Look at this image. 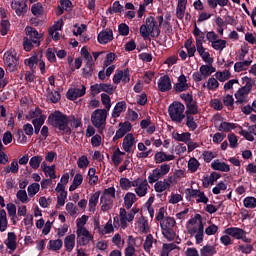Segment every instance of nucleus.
<instances>
[{
  "label": "nucleus",
  "instance_id": "nucleus-1",
  "mask_svg": "<svg viewBox=\"0 0 256 256\" xmlns=\"http://www.w3.org/2000/svg\"><path fill=\"white\" fill-rule=\"evenodd\" d=\"M220 237V243L225 247L233 245V239H238L243 241V243H251V238L247 237V232L239 227H229L223 231ZM233 237V239H231Z\"/></svg>",
  "mask_w": 256,
  "mask_h": 256
},
{
  "label": "nucleus",
  "instance_id": "nucleus-2",
  "mask_svg": "<svg viewBox=\"0 0 256 256\" xmlns=\"http://www.w3.org/2000/svg\"><path fill=\"white\" fill-rule=\"evenodd\" d=\"M163 23V16L153 17L150 16L146 18L145 24L140 27V34L143 39H149V37H159V26Z\"/></svg>",
  "mask_w": 256,
  "mask_h": 256
},
{
  "label": "nucleus",
  "instance_id": "nucleus-3",
  "mask_svg": "<svg viewBox=\"0 0 256 256\" xmlns=\"http://www.w3.org/2000/svg\"><path fill=\"white\" fill-rule=\"evenodd\" d=\"M48 121L50 125L56 127V129H59V131H62V133H65L66 135H71V128L69 127V118H67L65 114L56 111L48 117Z\"/></svg>",
  "mask_w": 256,
  "mask_h": 256
},
{
  "label": "nucleus",
  "instance_id": "nucleus-4",
  "mask_svg": "<svg viewBox=\"0 0 256 256\" xmlns=\"http://www.w3.org/2000/svg\"><path fill=\"white\" fill-rule=\"evenodd\" d=\"M139 213V209L133 208L129 212L125 210V208H120L119 217H114V223L119 224L120 221V227L121 229H127L129 227V223L135 219V215Z\"/></svg>",
  "mask_w": 256,
  "mask_h": 256
},
{
  "label": "nucleus",
  "instance_id": "nucleus-5",
  "mask_svg": "<svg viewBox=\"0 0 256 256\" xmlns=\"http://www.w3.org/2000/svg\"><path fill=\"white\" fill-rule=\"evenodd\" d=\"M185 105L181 102H174L168 108V113L172 121L175 123H181L185 119Z\"/></svg>",
  "mask_w": 256,
  "mask_h": 256
},
{
  "label": "nucleus",
  "instance_id": "nucleus-6",
  "mask_svg": "<svg viewBox=\"0 0 256 256\" xmlns=\"http://www.w3.org/2000/svg\"><path fill=\"white\" fill-rule=\"evenodd\" d=\"M169 171H171V165L165 163L159 165L157 168L153 169L152 172L149 174L148 183H157L159 179H163V177L169 175Z\"/></svg>",
  "mask_w": 256,
  "mask_h": 256
},
{
  "label": "nucleus",
  "instance_id": "nucleus-7",
  "mask_svg": "<svg viewBox=\"0 0 256 256\" xmlns=\"http://www.w3.org/2000/svg\"><path fill=\"white\" fill-rule=\"evenodd\" d=\"M113 201H115V188L110 187L105 189L100 198L102 211H109L113 207Z\"/></svg>",
  "mask_w": 256,
  "mask_h": 256
},
{
  "label": "nucleus",
  "instance_id": "nucleus-8",
  "mask_svg": "<svg viewBox=\"0 0 256 256\" xmlns=\"http://www.w3.org/2000/svg\"><path fill=\"white\" fill-rule=\"evenodd\" d=\"M91 123L96 129H103L107 123V110L96 109L91 114Z\"/></svg>",
  "mask_w": 256,
  "mask_h": 256
},
{
  "label": "nucleus",
  "instance_id": "nucleus-9",
  "mask_svg": "<svg viewBox=\"0 0 256 256\" xmlns=\"http://www.w3.org/2000/svg\"><path fill=\"white\" fill-rule=\"evenodd\" d=\"M186 227L190 235H195V233L203 231L204 225L201 214H195L194 217L187 222Z\"/></svg>",
  "mask_w": 256,
  "mask_h": 256
},
{
  "label": "nucleus",
  "instance_id": "nucleus-10",
  "mask_svg": "<svg viewBox=\"0 0 256 256\" xmlns=\"http://www.w3.org/2000/svg\"><path fill=\"white\" fill-rule=\"evenodd\" d=\"M186 197L187 199H195L196 203H204V205L209 203V198L205 195V192L200 189H193V186L186 189Z\"/></svg>",
  "mask_w": 256,
  "mask_h": 256
},
{
  "label": "nucleus",
  "instance_id": "nucleus-11",
  "mask_svg": "<svg viewBox=\"0 0 256 256\" xmlns=\"http://www.w3.org/2000/svg\"><path fill=\"white\" fill-rule=\"evenodd\" d=\"M3 61H4V65L6 67V70H8L10 73L17 71V67L19 65V60L17 59L15 52L7 51L4 54Z\"/></svg>",
  "mask_w": 256,
  "mask_h": 256
},
{
  "label": "nucleus",
  "instance_id": "nucleus-12",
  "mask_svg": "<svg viewBox=\"0 0 256 256\" xmlns=\"http://www.w3.org/2000/svg\"><path fill=\"white\" fill-rule=\"evenodd\" d=\"M134 229L137 233H147L149 231V220L143 214L137 215L134 221Z\"/></svg>",
  "mask_w": 256,
  "mask_h": 256
},
{
  "label": "nucleus",
  "instance_id": "nucleus-13",
  "mask_svg": "<svg viewBox=\"0 0 256 256\" xmlns=\"http://www.w3.org/2000/svg\"><path fill=\"white\" fill-rule=\"evenodd\" d=\"M81 55L85 59V62H86V66L83 69L84 75H85V77H91V75L93 73V56H91V54H89V51L85 47H83L81 49Z\"/></svg>",
  "mask_w": 256,
  "mask_h": 256
},
{
  "label": "nucleus",
  "instance_id": "nucleus-14",
  "mask_svg": "<svg viewBox=\"0 0 256 256\" xmlns=\"http://www.w3.org/2000/svg\"><path fill=\"white\" fill-rule=\"evenodd\" d=\"M76 235L78 239V245L81 247H85V245H89L91 241H93V234L87 228L76 230Z\"/></svg>",
  "mask_w": 256,
  "mask_h": 256
},
{
  "label": "nucleus",
  "instance_id": "nucleus-15",
  "mask_svg": "<svg viewBox=\"0 0 256 256\" xmlns=\"http://www.w3.org/2000/svg\"><path fill=\"white\" fill-rule=\"evenodd\" d=\"M25 33L35 47H39V45H41V39L43 37V34L39 33L35 28L31 26H27L25 28Z\"/></svg>",
  "mask_w": 256,
  "mask_h": 256
},
{
  "label": "nucleus",
  "instance_id": "nucleus-16",
  "mask_svg": "<svg viewBox=\"0 0 256 256\" xmlns=\"http://www.w3.org/2000/svg\"><path fill=\"white\" fill-rule=\"evenodd\" d=\"M134 187V192L138 197H145L149 191L147 180H135Z\"/></svg>",
  "mask_w": 256,
  "mask_h": 256
},
{
  "label": "nucleus",
  "instance_id": "nucleus-17",
  "mask_svg": "<svg viewBox=\"0 0 256 256\" xmlns=\"http://www.w3.org/2000/svg\"><path fill=\"white\" fill-rule=\"evenodd\" d=\"M157 85H158V91H161V93L171 91L173 87L171 84V78L168 75L161 76L158 79Z\"/></svg>",
  "mask_w": 256,
  "mask_h": 256
},
{
  "label": "nucleus",
  "instance_id": "nucleus-18",
  "mask_svg": "<svg viewBox=\"0 0 256 256\" xmlns=\"http://www.w3.org/2000/svg\"><path fill=\"white\" fill-rule=\"evenodd\" d=\"M189 90V83H187V76L184 74L180 75L177 82L174 84V91L176 93H183V91Z\"/></svg>",
  "mask_w": 256,
  "mask_h": 256
},
{
  "label": "nucleus",
  "instance_id": "nucleus-19",
  "mask_svg": "<svg viewBox=\"0 0 256 256\" xmlns=\"http://www.w3.org/2000/svg\"><path fill=\"white\" fill-rule=\"evenodd\" d=\"M137 140L135 139V136L131 133H128L122 142V148L126 153H131L133 151V146L136 145Z\"/></svg>",
  "mask_w": 256,
  "mask_h": 256
},
{
  "label": "nucleus",
  "instance_id": "nucleus-20",
  "mask_svg": "<svg viewBox=\"0 0 256 256\" xmlns=\"http://www.w3.org/2000/svg\"><path fill=\"white\" fill-rule=\"evenodd\" d=\"M154 161L156 165H160V163H167L169 161H175V155L166 154L164 151H159L155 153Z\"/></svg>",
  "mask_w": 256,
  "mask_h": 256
},
{
  "label": "nucleus",
  "instance_id": "nucleus-21",
  "mask_svg": "<svg viewBox=\"0 0 256 256\" xmlns=\"http://www.w3.org/2000/svg\"><path fill=\"white\" fill-rule=\"evenodd\" d=\"M85 91H87L85 85H82L79 88H71L67 92V97L70 99V101H75V99L83 97V95H85Z\"/></svg>",
  "mask_w": 256,
  "mask_h": 256
},
{
  "label": "nucleus",
  "instance_id": "nucleus-22",
  "mask_svg": "<svg viewBox=\"0 0 256 256\" xmlns=\"http://www.w3.org/2000/svg\"><path fill=\"white\" fill-rule=\"evenodd\" d=\"M238 133L247 141H255L253 135H256V125L249 126L247 130H243L241 126H238Z\"/></svg>",
  "mask_w": 256,
  "mask_h": 256
},
{
  "label": "nucleus",
  "instance_id": "nucleus-23",
  "mask_svg": "<svg viewBox=\"0 0 256 256\" xmlns=\"http://www.w3.org/2000/svg\"><path fill=\"white\" fill-rule=\"evenodd\" d=\"M111 41H113V30L105 29L98 34V42L101 45H107V43H111Z\"/></svg>",
  "mask_w": 256,
  "mask_h": 256
},
{
  "label": "nucleus",
  "instance_id": "nucleus-24",
  "mask_svg": "<svg viewBox=\"0 0 256 256\" xmlns=\"http://www.w3.org/2000/svg\"><path fill=\"white\" fill-rule=\"evenodd\" d=\"M133 129V126L129 122L119 124V129L116 131L114 139H121L127 135Z\"/></svg>",
  "mask_w": 256,
  "mask_h": 256
},
{
  "label": "nucleus",
  "instance_id": "nucleus-25",
  "mask_svg": "<svg viewBox=\"0 0 256 256\" xmlns=\"http://www.w3.org/2000/svg\"><path fill=\"white\" fill-rule=\"evenodd\" d=\"M187 11V0H177L176 17L183 20Z\"/></svg>",
  "mask_w": 256,
  "mask_h": 256
},
{
  "label": "nucleus",
  "instance_id": "nucleus-26",
  "mask_svg": "<svg viewBox=\"0 0 256 256\" xmlns=\"http://www.w3.org/2000/svg\"><path fill=\"white\" fill-rule=\"evenodd\" d=\"M211 167L214 171H221L222 173H229V171H231L229 165L225 162H221L219 159L214 160L211 163Z\"/></svg>",
  "mask_w": 256,
  "mask_h": 256
},
{
  "label": "nucleus",
  "instance_id": "nucleus-27",
  "mask_svg": "<svg viewBox=\"0 0 256 256\" xmlns=\"http://www.w3.org/2000/svg\"><path fill=\"white\" fill-rule=\"evenodd\" d=\"M161 231H166L169 229H177V222L173 217H166L160 222Z\"/></svg>",
  "mask_w": 256,
  "mask_h": 256
},
{
  "label": "nucleus",
  "instance_id": "nucleus-28",
  "mask_svg": "<svg viewBox=\"0 0 256 256\" xmlns=\"http://www.w3.org/2000/svg\"><path fill=\"white\" fill-rule=\"evenodd\" d=\"M196 51L200 55V57L204 63H208V64L213 63V58H211V54H209L207 49H205V47H203V44L196 46Z\"/></svg>",
  "mask_w": 256,
  "mask_h": 256
},
{
  "label": "nucleus",
  "instance_id": "nucleus-29",
  "mask_svg": "<svg viewBox=\"0 0 256 256\" xmlns=\"http://www.w3.org/2000/svg\"><path fill=\"white\" fill-rule=\"evenodd\" d=\"M11 8L15 11L16 15H23V13H26L27 11V4L19 0H13Z\"/></svg>",
  "mask_w": 256,
  "mask_h": 256
},
{
  "label": "nucleus",
  "instance_id": "nucleus-30",
  "mask_svg": "<svg viewBox=\"0 0 256 256\" xmlns=\"http://www.w3.org/2000/svg\"><path fill=\"white\" fill-rule=\"evenodd\" d=\"M135 247H139V245H137V239H135L133 236H129L128 246L125 249V256L135 255Z\"/></svg>",
  "mask_w": 256,
  "mask_h": 256
},
{
  "label": "nucleus",
  "instance_id": "nucleus-31",
  "mask_svg": "<svg viewBox=\"0 0 256 256\" xmlns=\"http://www.w3.org/2000/svg\"><path fill=\"white\" fill-rule=\"evenodd\" d=\"M5 245L10 251H15L17 249V236L13 232L8 233Z\"/></svg>",
  "mask_w": 256,
  "mask_h": 256
},
{
  "label": "nucleus",
  "instance_id": "nucleus-32",
  "mask_svg": "<svg viewBox=\"0 0 256 256\" xmlns=\"http://www.w3.org/2000/svg\"><path fill=\"white\" fill-rule=\"evenodd\" d=\"M126 110L127 103L125 101L118 102L112 111V117H114V119H117V117H121V113H124V111Z\"/></svg>",
  "mask_w": 256,
  "mask_h": 256
},
{
  "label": "nucleus",
  "instance_id": "nucleus-33",
  "mask_svg": "<svg viewBox=\"0 0 256 256\" xmlns=\"http://www.w3.org/2000/svg\"><path fill=\"white\" fill-rule=\"evenodd\" d=\"M100 195H101L100 192H95L90 196L89 203H88L90 213H95L97 209V203H99Z\"/></svg>",
  "mask_w": 256,
  "mask_h": 256
},
{
  "label": "nucleus",
  "instance_id": "nucleus-34",
  "mask_svg": "<svg viewBox=\"0 0 256 256\" xmlns=\"http://www.w3.org/2000/svg\"><path fill=\"white\" fill-rule=\"evenodd\" d=\"M75 234H70L64 239V247L68 253H71L75 249Z\"/></svg>",
  "mask_w": 256,
  "mask_h": 256
},
{
  "label": "nucleus",
  "instance_id": "nucleus-35",
  "mask_svg": "<svg viewBox=\"0 0 256 256\" xmlns=\"http://www.w3.org/2000/svg\"><path fill=\"white\" fill-rule=\"evenodd\" d=\"M136 201L137 195H135V193L128 192L124 196V206L126 207V209H131Z\"/></svg>",
  "mask_w": 256,
  "mask_h": 256
},
{
  "label": "nucleus",
  "instance_id": "nucleus-36",
  "mask_svg": "<svg viewBox=\"0 0 256 256\" xmlns=\"http://www.w3.org/2000/svg\"><path fill=\"white\" fill-rule=\"evenodd\" d=\"M193 35L196 39V47L199 45H203V41H205V33L197 27V24L194 25Z\"/></svg>",
  "mask_w": 256,
  "mask_h": 256
},
{
  "label": "nucleus",
  "instance_id": "nucleus-37",
  "mask_svg": "<svg viewBox=\"0 0 256 256\" xmlns=\"http://www.w3.org/2000/svg\"><path fill=\"white\" fill-rule=\"evenodd\" d=\"M253 63V60L248 59L242 62H236L234 64L235 73H241V71H247L248 67Z\"/></svg>",
  "mask_w": 256,
  "mask_h": 256
},
{
  "label": "nucleus",
  "instance_id": "nucleus-38",
  "mask_svg": "<svg viewBox=\"0 0 256 256\" xmlns=\"http://www.w3.org/2000/svg\"><path fill=\"white\" fill-rule=\"evenodd\" d=\"M251 93L250 90H247L246 88H239V90L235 93V99L237 100L238 103H245L247 100V95Z\"/></svg>",
  "mask_w": 256,
  "mask_h": 256
},
{
  "label": "nucleus",
  "instance_id": "nucleus-39",
  "mask_svg": "<svg viewBox=\"0 0 256 256\" xmlns=\"http://www.w3.org/2000/svg\"><path fill=\"white\" fill-rule=\"evenodd\" d=\"M141 129H146V132L152 135V133L156 130L155 124L151 122V119H144L140 122Z\"/></svg>",
  "mask_w": 256,
  "mask_h": 256
},
{
  "label": "nucleus",
  "instance_id": "nucleus-40",
  "mask_svg": "<svg viewBox=\"0 0 256 256\" xmlns=\"http://www.w3.org/2000/svg\"><path fill=\"white\" fill-rule=\"evenodd\" d=\"M138 150L141 152L137 154V157L139 159H147V156L153 152V150L149 149L147 150V146L143 142H139L138 145Z\"/></svg>",
  "mask_w": 256,
  "mask_h": 256
},
{
  "label": "nucleus",
  "instance_id": "nucleus-41",
  "mask_svg": "<svg viewBox=\"0 0 256 256\" xmlns=\"http://www.w3.org/2000/svg\"><path fill=\"white\" fill-rule=\"evenodd\" d=\"M218 179H221V174L212 172L210 176L204 178L203 186L209 187V185H213Z\"/></svg>",
  "mask_w": 256,
  "mask_h": 256
},
{
  "label": "nucleus",
  "instance_id": "nucleus-42",
  "mask_svg": "<svg viewBox=\"0 0 256 256\" xmlns=\"http://www.w3.org/2000/svg\"><path fill=\"white\" fill-rule=\"evenodd\" d=\"M200 73L204 77V79H207V77H211L213 73H215V67L213 65H202L199 69Z\"/></svg>",
  "mask_w": 256,
  "mask_h": 256
},
{
  "label": "nucleus",
  "instance_id": "nucleus-43",
  "mask_svg": "<svg viewBox=\"0 0 256 256\" xmlns=\"http://www.w3.org/2000/svg\"><path fill=\"white\" fill-rule=\"evenodd\" d=\"M153 243H157V240L153 237L152 234H148L143 244L144 251H146V253H151V249H153Z\"/></svg>",
  "mask_w": 256,
  "mask_h": 256
},
{
  "label": "nucleus",
  "instance_id": "nucleus-44",
  "mask_svg": "<svg viewBox=\"0 0 256 256\" xmlns=\"http://www.w3.org/2000/svg\"><path fill=\"white\" fill-rule=\"evenodd\" d=\"M42 57H43V55H41V54L32 56L29 59L25 60V65H27L30 69H35L37 67V65H39V61Z\"/></svg>",
  "mask_w": 256,
  "mask_h": 256
},
{
  "label": "nucleus",
  "instance_id": "nucleus-45",
  "mask_svg": "<svg viewBox=\"0 0 256 256\" xmlns=\"http://www.w3.org/2000/svg\"><path fill=\"white\" fill-rule=\"evenodd\" d=\"M173 138L175 139V141H180L182 143H187L188 141H191V133H189V132H183V133L176 132V133L173 134Z\"/></svg>",
  "mask_w": 256,
  "mask_h": 256
},
{
  "label": "nucleus",
  "instance_id": "nucleus-46",
  "mask_svg": "<svg viewBox=\"0 0 256 256\" xmlns=\"http://www.w3.org/2000/svg\"><path fill=\"white\" fill-rule=\"evenodd\" d=\"M83 184V174L81 173H77L74 176V179L72 181V184L69 187V191H75V189H77L78 187H80V185Z\"/></svg>",
  "mask_w": 256,
  "mask_h": 256
},
{
  "label": "nucleus",
  "instance_id": "nucleus-47",
  "mask_svg": "<svg viewBox=\"0 0 256 256\" xmlns=\"http://www.w3.org/2000/svg\"><path fill=\"white\" fill-rule=\"evenodd\" d=\"M233 129H237V133H239V127H237V124L222 122L219 125V131H225L226 133H229V131H233Z\"/></svg>",
  "mask_w": 256,
  "mask_h": 256
},
{
  "label": "nucleus",
  "instance_id": "nucleus-48",
  "mask_svg": "<svg viewBox=\"0 0 256 256\" xmlns=\"http://www.w3.org/2000/svg\"><path fill=\"white\" fill-rule=\"evenodd\" d=\"M96 171L97 170L95 168L89 169L88 175H87L89 185H97L99 181V176L95 175Z\"/></svg>",
  "mask_w": 256,
  "mask_h": 256
},
{
  "label": "nucleus",
  "instance_id": "nucleus-49",
  "mask_svg": "<svg viewBox=\"0 0 256 256\" xmlns=\"http://www.w3.org/2000/svg\"><path fill=\"white\" fill-rule=\"evenodd\" d=\"M186 113L187 115H197L199 113V107L197 106V102L192 100L188 105H186Z\"/></svg>",
  "mask_w": 256,
  "mask_h": 256
},
{
  "label": "nucleus",
  "instance_id": "nucleus-50",
  "mask_svg": "<svg viewBox=\"0 0 256 256\" xmlns=\"http://www.w3.org/2000/svg\"><path fill=\"white\" fill-rule=\"evenodd\" d=\"M215 78L220 81L221 83H225L228 79H231V72L229 70H224L221 72L215 73Z\"/></svg>",
  "mask_w": 256,
  "mask_h": 256
},
{
  "label": "nucleus",
  "instance_id": "nucleus-51",
  "mask_svg": "<svg viewBox=\"0 0 256 256\" xmlns=\"http://www.w3.org/2000/svg\"><path fill=\"white\" fill-rule=\"evenodd\" d=\"M115 227L117 225H113V220L109 219L108 222L104 225L103 229L100 231L102 235H109V233H113L115 231Z\"/></svg>",
  "mask_w": 256,
  "mask_h": 256
},
{
  "label": "nucleus",
  "instance_id": "nucleus-52",
  "mask_svg": "<svg viewBox=\"0 0 256 256\" xmlns=\"http://www.w3.org/2000/svg\"><path fill=\"white\" fill-rule=\"evenodd\" d=\"M199 167H201V163H199V160H197L195 157L189 159L188 170L190 171V173H196Z\"/></svg>",
  "mask_w": 256,
  "mask_h": 256
},
{
  "label": "nucleus",
  "instance_id": "nucleus-53",
  "mask_svg": "<svg viewBox=\"0 0 256 256\" xmlns=\"http://www.w3.org/2000/svg\"><path fill=\"white\" fill-rule=\"evenodd\" d=\"M63 247V241L61 239H56V240H50L47 246V249L50 251H59Z\"/></svg>",
  "mask_w": 256,
  "mask_h": 256
},
{
  "label": "nucleus",
  "instance_id": "nucleus-54",
  "mask_svg": "<svg viewBox=\"0 0 256 256\" xmlns=\"http://www.w3.org/2000/svg\"><path fill=\"white\" fill-rule=\"evenodd\" d=\"M0 231H7V212L4 209H0Z\"/></svg>",
  "mask_w": 256,
  "mask_h": 256
},
{
  "label": "nucleus",
  "instance_id": "nucleus-55",
  "mask_svg": "<svg viewBox=\"0 0 256 256\" xmlns=\"http://www.w3.org/2000/svg\"><path fill=\"white\" fill-rule=\"evenodd\" d=\"M125 155V152H122L121 150H119V148H117L112 156V161L114 163V165H121V161H123V156Z\"/></svg>",
  "mask_w": 256,
  "mask_h": 256
},
{
  "label": "nucleus",
  "instance_id": "nucleus-56",
  "mask_svg": "<svg viewBox=\"0 0 256 256\" xmlns=\"http://www.w3.org/2000/svg\"><path fill=\"white\" fill-rule=\"evenodd\" d=\"M212 49H214V51H223V49H225V47H227V41L223 40V39H217L216 41H214L211 44Z\"/></svg>",
  "mask_w": 256,
  "mask_h": 256
},
{
  "label": "nucleus",
  "instance_id": "nucleus-57",
  "mask_svg": "<svg viewBox=\"0 0 256 256\" xmlns=\"http://www.w3.org/2000/svg\"><path fill=\"white\" fill-rule=\"evenodd\" d=\"M154 183V190L156 191V193H164V191H169L165 180H158Z\"/></svg>",
  "mask_w": 256,
  "mask_h": 256
},
{
  "label": "nucleus",
  "instance_id": "nucleus-58",
  "mask_svg": "<svg viewBox=\"0 0 256 256\" xmlns=\"http://www.w3.org/2000/svg\"><path fill=\"white\" fill-rule=\"evenodd\" d=\"M215 253H217V250L215 249L214 246H211V245H206L202 247L200 250L201 256H213L215 255Z\"/></svg>",
  "mask_w": 256,
  "mask_h": 256
},
{
  "label": "nucleus",
  "instance_id": "nucleus-59",
  "mask_svg": "<svg viewBox=\"0 0 256 256\" xmlns=\"http://www.w3.org/2000/svg\"><path fill=\"white\" fill-rule=\"evenodd\" d=\"M120 187L124 191H129V189H131V187H135V180L131 181V180H129V178H121L120 179Z\"/></svg>",
  "mask_w": 256,
  "mask_h": 256
},
{
  "label": "nucleus",
  "instance_id": "nucleus-60",
  "mask_svg": "<svg viewBox=\"0 0 256 256\" xmlns=\"http://www.w3.org/2000/svg\"><path fill=\"white\" fill-rule=\"evenodd\" d=\"M43 162V156L41 155H36L33 156L30 161H29V165L32 169H37L38 167H40L41 163Z\"/></svg>",
  "mask_w": 256,
  "mask_h": 256
},
{
  "label": "nucleus",
  "instance_id": "nucleus-61",
  "mask_svg": "<svg viewBox=\"0 0 256 256\" xmlns=\"http://www.w3.org/2000/svg\"><path fill=\"white\" fill-rule=\"evenodd\" d=\"M40 189L41 185H39V183H32L31 185H29L27 188L29 197H35Z\"/></svg>",
  "mask_w": 256,
  "mask_h": 256
},
{
  "label": "nucleus",
  "instance_id": "nucleus-62",
  "mask_svg": "<svg viewBox=\"0 0 256 256\" xmlns=\"http://www.w3.org/2000/svg\"><path fill=\"white\" fill-rule=\"evenodd\" d=\"M162 235L167 241H175V238L177 237L175 229L162 230Z\"/></svg>",
  "mask_w": 256,
  "mask_h": 256
},
{
  "label": "nucleus",
  "instance_id": "nucleus-63",
  "mask_svg": "<svg viewBox=\"0 0 256 256\" xmlns=\"http://www.w3.org/2000/svg\"><path fill=\"white\" fill-rule=\"evenodd\" d=\"M177 249V245L170 243V244H163L161 256H169V252Z\"/></svg>",
  "mask_w": 256,
  "mask_h": 256
},
{
  "label": "nucleus",
  "instance_id": "nucleus-64",
  "mask_svg": "<svg viewBox=\"0 0 256 256\" xmlns=\"http://www.w3.org/2000/svg\"><path fill=\"white\" fill-rule=\"evenodd\" d=\"M244 207L246 209H255L256 207V198L255 197H246L243 201Z\"/></svg>",
  "mask_w": 256,
  "mask_h": 256
}]
</instances>
